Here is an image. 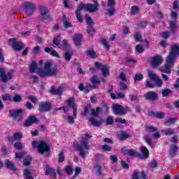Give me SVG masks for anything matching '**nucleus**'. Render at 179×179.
Listing matches in <instances>:
<instances>
[{
	"mask_svg": "<svg viewBox=\"0 0 179 179\" xmlns=\"http://www.w3.org/2000/svg\"><path fill=\"white\" fill-rule=\"evenodd\" d=\"M91 82L92 85H94V87L90 86L91 89H96V87L97 86V85H99L100 83V80H99V78L97 77V76H94L93 77L91 78Z\"/></svg>",
	"mask_w": 179,
	"mask_h": 179,
	"instance_id": "obj_28",
	"label": "nucleus"
},
{
	"mask_svg": "<svg viewBox=\"0 0 179 179\" xmlns=\"http://www.w3.org/2000/svg\"><path fill=\"white\" fill-rule=\"evenodd\" d=\"M139 13V7L136 6H131V14L132 16H136Z\"/></svg>",
	"mask_w": 179,
	"mask_h": 179,
	"instance_id": "obj_32",
	"label": "nucleus"
},
{
	"mask_svg": "<svg viewBox=\"0 0 179 179\" xmlns=\"http://www.w3.org/2000/svg\"><path fill=\"white\" fill-rule=\"evenodd\" d=\"M80 173H82V169H80L79 167H76L75 173H74V176H73L72 179H75L76 177H78V176H79V174H80Z\"/></svg>",
	"mask_w": 179,
	"mask_h": 179,
	"instance_id": "obj_55",
	"label": "nucleus"
},
{
	"mask_svg": "<svg viewBox=\"0 0 179 179\" xmlns=\"http://www.w3.org/2000/svg\"><path fill=\"white\" fill-rule=\"evenodd\" d=\"M102 112L107 114L108 113V104L103 103H102Z\"/></svg>",
	"mask_w": 179,
	"mask_h": 179,
	"instance_id": "obj_59",
	"label": "nucleus"
},
{
	"mask_svg": "<svg viewBox=\"0 0 179 179\" xmlns=\"http://www.w3.org/2000/svg\"><path fill=\"white\" fill-rule=\"evenodd\" d=\"M169 27L171 31H176V29H177V24L174 21H169Z\"/></svg>",
	"mask_w": 179,
	"mask_h": 179,
	"instance_id": "obj_48",
	"label": "nucleus"
},
{
	"mask_svg": "<svg viewBox=\"0 0 179 179\" xmlns=\"http://www.w3.org/2000/svg\"><path fill=\"white\" fill-rule=\"evenodd\" d=\"M176 121L175 118L171 117L165 121V125H173V124H176Z\"/></svg>",
	"mask_w": 179,
	"mask_h": 179,
	"instance_id": "obj_51",
	"label": "nucleus"
},
{
	"mask_svg": "<svg viewBox=\"0 0 179 179\" xmlns=\"http://www.w3.org/2000/svg\"><path fill=\"white\" fill-rule=\"evenodd\" d=\"M85 10H87V12H90V13L97 12V10H99V3L95 1V4L90 3L85 4Z\"/></svg>",
	"mask_w": 179,
	"mask_h": 179,
	"instance_id": "obj_17",
	"label": "nucleus"
},
{
	"mask_svg": "<svg viewBox=\"0 0 179 179\" xmlns=\"http://www.w3.org/2000/svg\"><path fill=\"white\" fill-rule=\"evenodd\" d=\"M90 122H91L92 125L94 127H100V125H101V122L100 121H97L93 117L90 119Z\"/></svg>",
	"mask_w": 179,
	"mask_h": 179,
	"instance_id": "obj_41",
	"label": "nucleus"
},
{
	"mask_svg": "<svg viewBox=\"0 0 179 179\" xmlns=\"http://www.w3.org/2000/svg\"><path fill=\"white\" fill-rule=\"evenodd\" d=\"M10 116L16 120L17 121H20L22 120V117H23V109H16L15 110L13 109L9 110Z\"/></svg>",
	"mask_w": 179,
	"mask_h": 179,
	"instance_id": "obj_10",
	"label": "nucleus"
},
{
	"mask_svg": "<svg viewBox=\"0 0 179 179\" xmlns=\"http://www.w3.org/2000/svg\"><path fill=\"white\" fill-rule=\"evenodd\" d=\"M52 45L54 48H59L60 50H64L65 51H69L71 47L69 43H68V40L64 39L62 41V44H61V35L56 36L52 42Z\"/></svg>",
	"mask_w": 179,
	"mask_h": 179,
	"instance_id": "obj_4",
	"label": "nucleus"
},
{
	"mask_svg": "<svg viewBox=\"0 0 179 179\" xmlns=\"http://www.w3.org/2000/svg\"><path fill=\"white\" fill-rule=\"evenodd\" d=\"M112 110L115 115H127V113H131L129 106H124L118 103L113 105Z\"/></svg>",
	"mask_w": 179,
	"mask_h": 179,
	"instance_id": "obj_5",
	"label": "nucleus"
},
{
	"mask_svg": "<svg viewBox=\"0 0 179 179\" xmlns=\"http://www.w3.org/2000/svg\"><path fill=\"white\" fill-rule=\"evenodd\" d=\"M73 148H75L77 152H79V155L83 159H85L87 155L89 154L87 150H89L90 146L89 143H87V141H86V139L81 141L80 144L73 143Z\"/></svg>",
	"mask_w": 179,
	"mask_h": 179,
	"instance_id": "obj_3",
	"label": "nucleus"
},
{
	"mask_svg": "<svg viewBox=\"0 0 179 179\" xmlns=\"http://www.w3.org/2000/svg\"><path fill=\"white\" fill-rule=\"evenodd\" d=\"M24 176L25 177L24 179H34L33 176H31V172H30L29 169L24 170Z\"/></svg>",
	"mask_w": 179,
	"mask_h": 179,
	"instance_id": "obj_39",
	"label": "nucleus"
},
{
	"mask_svg": "<svg viewBox=\"0 0 179 179\" xmlns=\"http://www.w3.org/2000/svg\"><path fill=\"white\" fill-rule=\"evenodd\" d=\"M0 78L1 79V82L3 83H6V82H9L11 79H13V73L12 72L5 73V70L0 67Z\"/></svg>",
	"mask_w": 179,
	"mask_h": 179,
	"instance_id": "obj_11",
	"label": "nucleus"
},
{
	"mask_svg": "<svg viewBox=\"0 0 179 179\" xmlns=\"http://www.w3.org/2000/svg\"><path fill=\"white\" fill-rule=\"evenodd\" d=\"M50 148L45 141H41L39 142L38 146V152L40 153V155H44V153H47V155H45V157H48V156H50Z\"/></svg>",
	"mask_w": 179,
	"mask_h": 179,
	"instance_id": "obj_6",
	"label": "nucleus"
},
{
	"mask_svg": "<svg viewBox=\"0 0 179 179\" xmlns=\"http://www.w3.org/2000/svg\"><path fill=\"white\" fill-rule=\"evenodd\" d=\"M28 99L30 100L34 104H37L38 103V99H37V96H29Z\"/></svg>",
	"mask_w": 179,
	"mask_h": 179,
	"instance_id": "obj_53",
	"label": "nucleus"
},
{
	"mask_svg": "<svg viewBox=\"0 0 179 179\" xmlns=\"http://www.w3.org/2000/svg\"><path fill=\"white\" fill-rule=\"evenodd\" d=\"M128 89V85H127V84H125L124 82H121L120 83V90L124 91L127 90Z\"/></svg>",
	"mask_w": 179,
	"mask_h": 179,
	"instance_id": "obj_61",
	"label": "nucleus"
},
{
	"mask_svg": "<svg viewBox=\"0 0 179 179\" xmlns=\"http://www.w3.org/2000/svg\"><path fill=\"white\" fill-rule=\"evenodd\" d=\"M8 43L12 45L13 50L15 51H22L23 48H24V44L22 42H17L16 41V38H10L8 40Z\"/></svg>",
	"mask_w": 179,
	"mask_h": 179,
	"instance_id": "obj_9",
	"label": "nucleus"
},
{
	"mask_svg": "<svg viewBox=\"0 0 179 179\" xmlns=\"http://www.w3.org/2000/svg\"><path fill=\"white\" fill-rule=\"evenodd\" d=\"M23 6L27 16H31L34 13V10H36V4L30 1L23 3Z\"/></svg>",
	"mask_w": 179,
	"mask_h": 179,
	"instance_id": "obj_8",
	"label": "nucleus"
},
{
	"mask_svg": "<svg viewBox=\"0 0 179 179\" xmlns=\"http://www.w3.org/2000/svg\"><path fill=\"white\" fill-rule=\"evenodd\" d=\"M47 73L48 76L55 77L58 75V69L57 67H52L47 71Z\"/></svg>",
	"mask_w": 179,
	"mask_h": 179,
	"instance_id": "obj_27",
	"label": "nucleus"
},
{
	"mask_svg": "<svg viewBox=\"0 0 179 179\" xmlns=\"http://www.w3.org/2000/svg\"><path fill=\"white\" fill-rule=\"evenodd\" d=\"M87 55L88 57H90V58L96 59L97 58V55L96 54V52H94V50H90L87 52Z\"/></svg>",
	"mask_w": 179,
	"mask_h": 179,
	"instance_id": "obj_42",
	"label": "nucleus"
},
{
	"mask_svg": "<svg viewBox=\"0 0 179 179\" xmlns=\"http://www.w3.org/2000/svg\"><path fill=\"white\" fill-rule=\"evenodd\" d=\"M178 152V146L176 144H171V149L169 150V155L174 157L175 156H177V153Z\"/></svg>",
	"mask_w": 179,
	"mask_h": 179,
	"instance_id": "obj_26",
	"label": "nucleus"
},
{
	"mask_svg": "<svg viewBox=\"0 0 179 179\" xmlns=\"http://www.w3.org/2000/svg\"><path fill=\"white\" fill-rule=\"evenodd\" d=\"M13 147L17 150H22V149H23V144L22 142L17 141L13 144Z\"/></svg>",
	"mask_w": 179,
	"mask_h": 179,
	"instance_id": "obj_44",
	"label": "nucleus"
},
{
	"mask_svg": "<svg viewBox=\"0 0 179 179\" xmlns=\"http://www.w3.org/2000/svg\"><path fill=\"white\" fill-rule=\"evenodd\" d=\"M144 97L145 99H146V100H148L149 101H156V100L159 99L157 94H156V92L152 91L147 92L144 95Z\"/></svg>",
	"mask_w": 179,
	"mask_h": 179,
	"instance_id": "obj_20",
	"label": "nucleus"
},
{
	"mask_svg": "<svg viewBox=\"0 0 179 179\" xmlns=\"http://www.w3.org/2000/svg\"><path fill=\"white\" fill-rule=\"evenodd\" d=\"M129 136V134L122 131V134L119 135V139L120 141H127Z\"/></svg>",
	"mask_w": 179,
	"mask_h": 179,
	"instance_id": "obj_35",
	"label": "nucleus"
},
{
	"mask_svg": "<svg viewBox=\"0 0 179 179\" xmlns=\"http://www.w3.org/2000/svg\"><path fill=\"white\" fill-rule=\"evenodd\" d=\"M44 171L45 176H52L53 178H57V171L54 168L50 166V165L46 164Z\"/></svg>",
	"mask_w": 179,
	"mask_h": 179,
	"instance_id": "obj_19",
	"label": "nucleus"
},
{
	"mask_svg": "<svg viewBox=\"0 0 179 179\" xmlns=\"http://www.w3.org/2000/svg\"><path fill=\"white\" fill-rule=\"evenodd\" d=\"M148 114L150 117H154V118H159L160 120H163V118H164V112L155 113V111L150 110L148 112Z\"/></svg>",
	"mask_w": 179,
	"mask_h": 179,
	"instance_id": "obj_23",
	"label": "nucleus"
},
{
	"mask_svg": "<svg viewBox=\"0 0 179 179\" xmlns=\"http://www.w3.org/2000/svg\"><path fill=\"white\" fill-rule=\"evenodd\" d=\"M100 111H101V108H100V107H97L96 109L92 108L91 110V114L94 117H97L99 115V113H100Z\"/></svg>",
	"mask_w": 179,
	"mask_h": 179,
	"instance_id": "obj_38",
	"label": "nucleus"
},
{
	"mask_svg": "<svg viewBox=\"0 0 179 179\" xmlns=\"http://www.w3.org/2000/svg\"><path fill=\"white\" fill-rule=\"evenodd\" d=\"M39 12L41 13L43 20H48L49 22H52V17L50 16V10H48L45 6H41L39 7Z\"/></svg>",
	"mask_w": 179,
	"mask_h": 179,
	"instance_id": "obj_12",
	"label": "nucleus"
},
{
	"mask_svg": "<svg viewBox=\"0 0 179 179\" xmlns=\"http://www.w3.org/2000/svg\"><path fill=\"white\" fill-rule=\"evenodd\" d=\"M38 74L39 75V76L41 78H45V76H48V74L47 73V70H44L43 69H40L38 71Z\"/></svg>",
	"mask_w": 179,
	"mask_h": 179,
	"instance_id": "obj_43",
	"label": "nucleus"
},
{
	"mask_svg": "<svg viewBox=\"0 0 179 179\" xmlns=\"http://www.w3.org/2000/svg\"><path fill=\"white\" fill-rule=\"evenodd\" d=\"M171 94V90L169 89H165L162 90V96L163 97H167L169 94Z\"/></svg>",
	"mask_w": 179,
	"mask_h": 179,
	"instance_id": "obj_58",
	"label": "nucleus"
},
{
	"mask_svg": "<svg viewBox=\"0 0 179 179\" xmlns=\"http://www.w3.org/2000/svg\"><path fill=\"white\" fill-rule=\"evenodd\" d=\"M85 22L88 26L94 24V22H93V20L92 19V17H90L87 14H85Z\"/></svg>",
	"mask_w": 179,
	"mask_h": 179,
	"instance_id": "obj_40",
	"label": "nucleus"
},
{
	"mask_svg": "<svg viewBox=\"0 0 179 179\" xmlns=\"http://www.w3.org/2000/svg\"><path fill=\"white\" fill-rule=\"evenodd\" d=\"M62 19H63V23L64 24L65 29H68L69 27H72V24L69 22V21L66 20V15H63Z\"/></svg>",
	"mask_w": 179,
	"mask_h": 179,
	"instance_id": "obj_31",
	"label": "nucleus"
},
{
	"mask_svg": "<svg viewBox=\"0 0 179 179\" xmlns=\"http://www.w3.org/2000/svg\"><path fill=\"white\" fill-rule=\"evenodd\" d=\"M177 55H179V45L178 44L172 45L171 50L166 59V64L164 67L160 69V71L170 75V73H171V68H173L174 64H176Z\"/></svg>",
	"mask_w": 179,
	"mask_h": 179,
	"instance_id": "obj_1",
	"label": "nucleus"
},
{
	"mask_svg": "<svg viewBox=\"0 0 179 179\" xmlns=\"http://www.w3.org/2000/svg\"><path fill=\"white\" fill-rule=\"evenodd\" d=\"M76 99L72 96L66 101L67 107L73 108V117H76L78 113V103H76Z\"/></svg>",
	"mask_w": 179,
	"mask_h": 179,
	"instance_id": "obj_7",
	"label": "nucleus"
},
{
	"mask_svg": "<svg viewBox=\"0 0 179 179\" xmlns=\"http://www.w3.org/2000/svg\"><path fill=\"white\" fill-rule=\"evenodd\" d=\"M144 141L145 143H147L148 146H150V148L153 146V142H152V140L150 139V136H149V134H145V135L144 136Z\"/></svg>",
	"mask_w": 179,
	"mask_h": 179,
	"instance_id": "obj_30",
	"label": "nucleus"
},
{
	"mask_svg": "<svg viewBox=\"0 0 179 179\" xmlns=\"http://www.w3.org/2000/svg\"><path fill=\"white\" fill-rule=\"evenodd\" d=\"M94 66H96V69L101 71L103 76L106 77L107 75L110 74V71H108V67L107 65H103L99 62H95Z\"/></svg>",
	"mask_w": 179,
	"mask_h": 179,
	"instance_id": "obj_14",
	"label": "nucleus"
},
{
	"mask_svg": "<svg viewBox=\"0 0 179 179\" xmlns=\"http://www.w3.org/2000/svg\"><path fill=\"white\" fill-rule=\"evenodd\" d=\"M162 64H163V59H162V57H160L159 55L154 56L150 62V65L154 69L157 68V66H160Z\"/></svg>",
	"mask_w": 179,
	"mask_h": 179,
	"instance_id": "obj_15",
	"label": "nucleus"
},
{
	"mask_svg": "<svg viewBox=\"0 0 179 179\" xmlns=\"http://www.w3.org/2000/svg\"><path fill=\"white\" fill-rule=\"evenodd\" d=\"M36 69H37V63H36V62H32L29 66V72H31V73H34Z\"/></svg>",
	"mask_w": 179,
	"mask_h": 179,
	"instance_id": "obj_34",
	"label": "nucleus"
},
{
	"mask_svg": "<svg viewBox=\"0 0 179 179\" xmlns=\"http://www.w3.org/2000/svg\"><path fill=\"white\" fill-rule=\"evenodd\" d=\"M134 80L135 83H136L138 81L143 80V75H142L141 73L136 74L134 78Z\"/></svg>",
	"mask_w": 179,
	"mask_h": 179,
	"instance_id": "obj_50",
	"label": "nucleus"
},
{
	"mask_svg": "<svg viewBox=\"0 0 179 179\" xmlns=\"http://www.w3.org/2000/svg\"><path fill=\"white\" fill-rule=\"evenodd\" d=\"M1 100L3 101H12V96H10V94H4L1 95Z\"/></svg>",
	"mask_w": 179,
	"mask_h": 179,
	"instance_id": "obj_37",
	"label": "nucleus"
},
{
	"mask_svg": "<svg viewBox=\"0 0 179 179\" xmlns=\"http://www.w3.org/2000/svg\"><path fill=\"white\" fill-rule=\"evenodd\" d=\"M115 0H108V6L109 8H115Z\"/></svg>",
	"mask_w": 179,
	"mask_h": 179,
	"instance_id": "obj_63",
	"label": "nucleus"
},
{
	"mask_svg": "<svg viewBox=\"0 0 179 179\" xmlns=\"http://www.w3.org/2000/svg\"><path fill=\"white\" fill-rule=\"evenodd\" d=\"M13 100L15 103H20V101H22V96L19 94H15L13 96Z\"/></svg>",
	"mask_w": 179,
	"mask_h": 179,
	"instance_id": "obj_57",
	"label": "nucleus"
},
{
	"mask_svg": "<svg viewBox=\"0 0 179 179\" xmlns=\"http://www.w3.org/2000/svg\"><path fill=\"white\" fill-rule=\"evenodd\" d=\"M73 41L76 47H80L82 45V34H78L75 35Z\"/></svg>",
	"mask_w": 179,
	"mask_h": 179,
	"instance_id": "obj_22",
	"label": "nucleus"
},
{
	"mask_svg": "<svg viewBox=\"0 0 179 179\" xmlns=\"http://www.w3.org/2000/svg\"><path fill=\"white\" fill-rule=\"evenodd\" d=\"M134 37L135 41H139L140 43H142L143 41V39L142 38V35H141V33H139L138 31L135 33Z\"/></svg>",
	"mask_w": 179,
	"mask_h": 179,
	"instance_id": "obj_36",
	"label": "nucleus"
},
{
	"mask_svg": "<svg viewBox=\"0 0 179 179\" xmlns=\"http://www.w3.org/2000/svg\"><path fill=\"white\" fill-rule=\"evenodd\" d=\"M57 162L58 163H64V162H65V155L64 154V151L59 153Z\"/></svg>",
	"mask_w": 179,
	"mask_h": 179,
	"instance_id": "obj_33",
	"label": "nucleus"
},
{
	"mask_svg": "<svg viewBox=\"0 0 179 179\" xmlns=\"http://www.w3.org/2000/svg\"><path fill=\"white\" fill-rule=\"evenodd\" d=\"M162 134H164V135L169 136V135H173L174 134V130L172 129L168 128L166 129H164L162 131Z\"/></svg>",
	"mask_w": 179,
	"mask_h": 179,
	"instance_id": "obj_45",
	"label": "nucleus"
},
{
	"mask_svg": "<svg viewBox=\"0 0 179 179\" xmlns=\"http://www.w3.org/2000/svg\"><path fill=\"white\" fill-rule=\"evenodd\" d=\"M147 132H155V134H152V138L154 139H159L162 135L159 132V129L153 127V126H148L146 127Z\"/></svg>",
	"mask_w": 179,
	"mask_h": 179,
	"instance_id": "obj_18",
	"label": "nucleus"
},
{
	"mask_svg": "<svg viewBox=\"0 0 179 179\" xmlns=\"http://www.w3.org/2000/svg\"><path fill=\"white\" fill-rule=\"evenodd\" d=\"M115 7H113L107 10V15H108V16H114V15H115Z\"/></svg>",
	"mask_w": 179,
	"mask_h": 179,
	"instance_id": "obj_49",
	"label": "nucleus"
},
{
	"mask_svg": "<svg viewBox=\"0 0 179 179\" xmlns=\"http://www.w3.org/2000/svg\"><path fill=\"white\" fill-rule=\"evenodd\" d=\"M135 50L136 52H138L139 54H142V52H143V48L142 45H141V44L137 45L135 48Z\"/></svg>",
	"mask_w": 179,
	"mask_h": 179,
	"instance_id": "obj_60",
	"label": "nucleus"
},
{
	"mask_svg": "<svg viewBox=\"0 0 179 179\" xmlns=\"http://www.w3.org/2000/svg\"><path fill=\"white\" fill-rule=\"evenodd\" d=\"M82 9H86V4H84L83 3L81 2L78 4L76 12L80 13V10H82Z\"/></svg>",
	"mask_w": 179,
	"mask_h": 179,
	"instance_id": "obj_54",
	"label": "nucleus"
},
{
	"mask_svg": "<svg viewBox=\"0 0 179 179\" xmlns=\"http://www.w3.org/2000/svg\"><path fill=\"white\" fill-rule=\"evenodd\" d=\"M33 124H38V120L36 115H30L24 122V127H31Z\"/></svg>",
	"mask_w": 179,
	"mask_h": 179,
	"instance_id": "obj_16",
	"label": "nucleus"
},
{
	"mask_svg": "<svg viewBox=\"0 0 179 179\" xmlns=\"http://www.w3.org/2000/svg\"><path fill=\"white\" fill-rule=\"evenodd\" d=\"M101 44H103V47H105L106 49L110 50V45H108L106 38L101 39Z\"/></svg>",
	"mask_w": 179,
	"mask_h": 179,
	"instance_id": "obj_56",
	"label": "nucleus"
},
{
	"mask_svg": "<svg viewBox=\"0 0 179 179\" xmlns=\"http://www.w3.org/2000/svg\"><path fill=\"white\" fill-rule=\"evenodd\" d=\"M22 138V134L19 132L14 133L13 136H8L7 137V139L8 142L10 143H13V142L17 141H21Z\"/></svg>",
	"mask_w": 179,
	"mask_h": 179,
	"instance_id": "obj_21",
	"label": "nucleus"
},
{
	"mask_svg": "<svg viewBox=\"0 0 179 179\" xmlns=\"http://www.w3.org/2000/svg\"><path fill=\"white\" fill-rule=\"evenodd\" d=\"M5 166L7 169H8V170H13V171H16V167L15 166V165L10 162V161H9L8 159L5 161Z\"/></svg>",
	"mask_w": 179,
	"mask_h": 179,
	"instance_id": "obj_29",
	"label": "nucleus"
},
{
	"mask_svg": "<svg viewBox=\"0 0 179 179\" xmlns=\"http://www.w3.org/2000/svg\"><path fill=\"white\" fill-rule=\"evenodd\" d=\"M52 110V106L50 102H41L38 105V111L41 113H48Z\"/></svg>",
	"mask_w": 179,
	"mask_h": 179,
	"instance_id": "obj_13",
	"label": "nucleus"
},
{
	"mask_svg": "<svg viewBox=\"0 0 179 179\" xmlns=\"http://www.w3.org/2000/svg\"><path fill=\"white\" fill-rule=\"evenodd\" d=\"M146 179L148 178V176H146V173H145V171H142L141 173L138 171H134L132 175V179Z\"/></svg>",
	"mask_w": 179,
	"mask_h": 179,
	"instance_id": "obj_24",
	"label": "nucleus"
},
{
	"mask_svg": "<svg viewBox=\"0 0 179 179\" xmlns=\"http://www.w3.org/2000/svg\"><path fill=\"white\" fill-rule=\"evenodd\" d=\"M50 93H51V94H54V95H58V96H62V88H61V87H59L58 89H56L55 87L52 86L50 90Z\"/></svg>",
	"mask_w": 179,
	"mask_h": 179,
	"instance_id": "obj_25",
	"label": "nucleus"
},
{
	"mask_svg": "<svg viewBox=\"0 0 179 179\" xmlns=\"http://www.w3.org/2000/svg\"><path fill=\"white\" fill-rule=\"evenodd\" d=\"M64 59L66 62H69L72 59V55L69 52V50H67L64 54Z\"/></svg>",
	"mask_w": 179,
	"mask_h": 179,
	"instance_id": "obj_47",
	"label": "nucleus"
},
{
	"mask_svg": "<svg viewBox=\"0 0 179 179\" xmlns=\"http://www.w3.org/2000/svg\"><path fill=\"white\" fill-rule=\"evenodd\" d=\"M66 173L69 176H71V174H73V169H72V166H66Z\"/></svg>",
	"mask_w": 179,
	"mask_h": 179,
	"instance_id": "obj_62",
	"label": "nucleus"
},
{
	"mask_svg": "<svg viewBox=\"0 0 179 179\" xmlns=\"http://www.w3.org/2000/svg\"><path fill=\"white\" fill-rule=\"evenodd\" d=\"M94 169H96V173H97V176H102L103 173H101V170H102V167L100 164H96L94 166Z\"/></svg>",
	"mask_w": 179,
	"mask_h": 179,
	"instance_id": "obj_46",
	"label": "nucleus"
},
{
	"mask_svg": "<svg viewBox=\"0 0 179 179\" xmlns=\"http://www.w3.org/2000/svg\"><path fill=\"white\" fill-rule=\"evenodd\" d=\"M67 122H69V124L73 125V124H75V118H73V116L68 115L67 116Z\"/></svg>",
	"mask_w": 179,
	"mask_h": 179,
	"instance_id": "obj_64",
	"label": "nucleus"
},
{
	"mask_svg": "<svg viewBox=\"0 0 179 179\" xmlns=\"http://www.w3.org/2000/svg\"><path fill=\"white\" fill-rule=\"evenodd\" d=\"M94 24L92 25H88V29H87V32L90 36H92V33H94L96 30L94 29Z\"/></svg>",
	"mask_w": 179,
	"mask_h": 179,
	"instance_id": "obj_52",
	"label": "nucleus"
},
{
	"mask_svg": "<svg viewBox=\"0 0 179 179\" xmlns=\"http://www.w3.org/2000/svg\"><path fill=\"white\" fill-rule=\"evenodd\" d=\"M121 152L123 155H127L131 157H138L141 160H143V159H148L149 157V150H148V148L146 147L141 148V152L142 154L136 152L134 149L125 150L124 148H122Z\"/></svg>",
	"mask_w": 179,
	"mask_h": 179,
	"instance_id": "obj_2",
	"label": "nucleus"
}]
</instances>
